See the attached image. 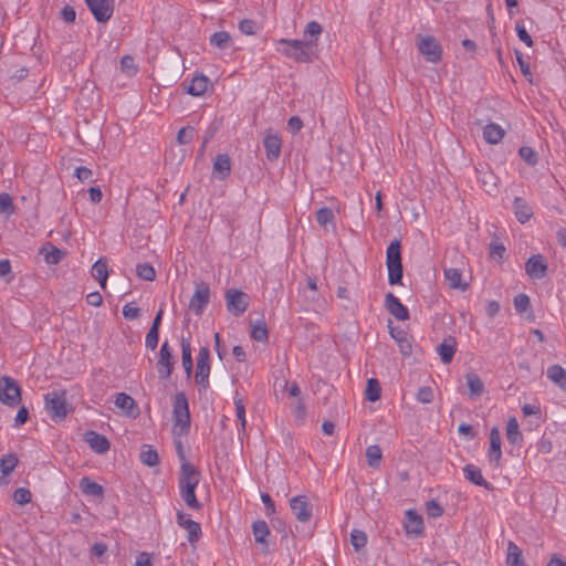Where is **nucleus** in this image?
Instances as JSON below:
<instances>
[{
  "mask_svg": "<svg viewBox=\"0 0 566 566\" xmlns=\"http://www.w3.org/2000/svg\"><path fill=\"white\" fill-rule=\"evenodd\" d=\"M123 316L126 319H137L140 316V308L132 303L125 304L123 307Z\"/></svg>",
  "mask_w": 566,
  "mask_h": 566,
  "instance_id": "nucleus-57",
  "label": "nucleus"
},
{
  "mask_svg": "<svg viewBox=\"0 0 566 566\" xmlns=\"http://www.w3.org/2000/svg\"><path fill=\"white\" fill-rule=\"evenodd\" d=\"M417 48L428 62L438 63L441 61L442 48L433 36H418Z\"/></svg>",
  "mask_w": 566,
  "mask_h": 566,
  "instance_id": "nucleus-8",
  "label": "nucleus"
},
{
  "mask_svg": "<svg viewBox=\"0 0 566 566\" xmlns=\"http://www.w3.org/2000/svg\"><path fill=\"white\" fill-rule=\"evenodd\" d=\"M367 463L370 468H378L382 459V451L379 446L373 444L366 449Z\"/></svg>",
  "mask_w": 566,
  "mask_h": 566,
  "instance_id": "nucleus-39",
  "label": "nucleus"
},
{
  "mask_svg": "<svg viewBox=\"0 0 566 566\" xmlns=\"http://www.w3.org/2000/svg\"><path fill=\"white\" fill-rule=\"evenodd\" d=\"M417 400L422 403H430L433 400V390L431 387H420L417 392Z\"/></svg>",
  "mask_w": 566,
  "mask_h": 566,
  "instance_id": "nucleus-54",
  "label": "nucleus"
},
{
  "mask_svg": "<svg viewBox=\"0 0 566 566\" xmlns=\"http://www.w3.org/2000/svg\"><path fill=\"white\" fill-rule=\"evenodd\" d=\"M136 273L139 279L145 281H154L156 277L155 269L148 263H142L136 266Z\"/></svg>",
  "mask_w": 566,
  "mask_h": 566,
  "instance_id": "nucleus-44",
  "label": "nucleus"
},
{
  "mask_svg": "<svg viewBox=\"0 0 566 566\" xmlns=\"http://www.w3.org/2000/svg\"><path fill=\"white\" fill-rule=\"evenodd\" d=\"M263 145L265 148L268 160H276L281 154L282 147V139L280 138V136L277 134L272 133L271 130H268L263 139Z\"/></svg>",
  "mask_w": 566,
  "mask_h": 566,
  "instance_id": "nucleus-16",
  "label": "nucleus"
},
{
  "mask_svg": "<svg viewBox=\"0 0 566 566\" xmlns=\"http://www.w3.org/2000/svg\"><path fill=\"white\" fill-rule=\"evenodd\" d=\"M114 402L117 408L124 410L128 416L137 417L139 415L136 401L125 392L117 394Z\"/></svg>",
  "mask_w": 566,
  "mask_h": 566,
  "instance_id": "nucleus-18",
  "label": "nucleus"
},
{
  "mask_svg": "<svg viewBox=\"0 0 566 566\" xmlns=\"http://www.w3.org/2000/svg\"><path fill=\"white\" fill-rule=\"evenodd\" d=\"M457 342L454 337L446 338L439 346L438 353L440 355V359L443 364H449L452 361L453 356L455 354Z\"/></svg>",
  "mask_w": 566,
  "mask_h": 566,
  "instance_id": "nucleus-26",
  "label": "nucleus"
},
{
  "mask_svg": "<svg viewBox=\"0 0 566 566\" xmlns=\"http://www.w3.org/2000/svg\"><path fill=\"white\" fill-rule=\"evenodd\" d=\"M518 154L521 158L531 166H535L538 161L537 153L532 147L522 146L518 150Z\"/></svg>",
  "mask_w": 566,
  "mask_h": 566,
  "instance_id": "nucleus-46",
  "label": "nucleus"
},
{
  "mask_svg": "<svg viewBox=\"0 0 566 566\" xmlns=\"http://www.w3.org/2000/svg\"><path fill=\"white\" fill-rule=\"evenodd\" d=\"M385 306L398 321H406L409 318L408 308L391 292H388L385 296Z\"/></svg>",
  "mask_w": 566,
  "mask_h": 566,
  "instance_id": "nucleus-15",
  "label": "nucleus"
},
{
  "mask_svg": "<svg viewBox=\"0 0 566 566\" xmlns=\"http://www.w3.org/2000/svg\"><path fill=\"white\" fill-rule=\"evenodd\" d=\"M92 276L98 281L102 289H106L108 277L107 262L104 259H98L92 266Z\"/></svg>",
  "mask_w": 566,
  "mask_h": 566,
  "instance_id": "nucleus-30",
  "label": "nucleus"
},
{
  "mask_svg": "<svg viewBox=\"0 0 566 566\" xmlns=\"http://www.w3.org/2000/svg\"><path fill=\"white\" fill-rule=\"evenodd\" d=\"M200 481V471L191 463H181L179 473L180 496L190 509L198 510L201 504L196 497L195 490Z\"/></svg>",
  "mask_w": 566,
  "mask_h": 566,
  "instance_id": "nucleus-1",
  "label": "nucleus"
},
{
  "mask_svg": "<svg viewBox=\"0 0 566 566\" xmlns=\"http://www.w3.org/2000/svg\"><path fill=\"white\" fill-rule=\"evenodd\" d=\"M303 127V122L298 116H292L287 122V128L292 134L298 133Z\"/></svg>",
  "mask_w": 566,
  "mask_h": 566,
  "instance_id": "nucleus-63",
  "label": "nucleus"
},
{
  "mask_svg": "<svg viewBox=\"0 0 566 566\" xmlns=\"http://www.w3.org/2000/svg\"><path fill=\"white\" fill-rule=\"evenodd\" d=\"M208 77L205 75H196L190 84L186 87V92L192 96H200L202 95L208 87Z\"/></svg>",
  "mask_w": 566,
  "mask_h": 566,
  "instance_id": "nucleus-31",
  "label": "nucleus"
},
{
  "mask_svg": "<svg viewBox=\"0 0 566 566\" xmlns=\"http://www.w3.org/2000/svg\"><path fill=\"white\" fill-rule=\"evenodd\" d=\"M40 254L44 256V261L48 264H57L66 255V252L56 248L51 242H46L41 247Z\"/></svg>",
  "mask_w": 566,
  "mask_h": 566,
  "instance_id": "nucleus-19",
  "label": "nucleus"
},
{
  "mask_svg": "<svg viewBox=\"0 0 566 566\" xmlns=\"http://www.w3.org/2000/svg\"><path fill=\"white\" fill-rule=\"evenodd\" d=\"M513 207L514 213L521 223H525L532 218L533 210L523 198L515 197L513 201Z\"/></svg>",
  "mask_w": 566,
  "mask_h": 566,
  "instance_id": "nucleus-25",
  "label": "nucleus"
},
{
  "mask_svg": "<svg viewBox=\"0 0 566 566\" xmlns=\"http://www.w3.org/2000/svg\"><path fill=\"white\" fill-rule=\"evenodd\" d=\"M231 171V161L230 157L227 154L217 155L213 161V174L220 179L223 180L230 175Z\"/></svg>",
  "mask_w": 566,
  "mask_h": 566,
  "instance_id": "nucleus-24",
  "label": "nucleus"
},
{
  "mask_svg": "<svg viewBox=\"0 0 566 566\" xmlns=\"http://www.w3.org/2000/svg\"><path fill=\"white\" fill-rule=\"evenodd\" d=\"M323 29L322 25L316 21H311L307 23L305 30H304V38L307 35L317 38L322 33ZM317 41V39H314Z\"/></svg>",
  "mask_w": 566,
  "mask_h": 566,
  "instance_id": "nucleus-60",
  "label": "nucleus"
},
{
  "mask_svg": "<svg viewBox=\"0 0 566 566\" xmlns=\"http://www.w3.org/2000/svg\"><path fill=\"white\" fill-rule=\"evenodd\" d=\"M74 176L80 180V181H87V182H92L94 181L93 180V171L91 169H88L87 167H77L75 169V172H74Z\"/></svg>",
  "mask_w": 566,
  "mask_h": 566,
  "instance_id": "nucleus-58",
  "label": "nucleus"
},
{
  "mask_svg": "<svg viewBox=\"0 0 566 566\" xmlns=\"http://www.w3.org/2000/svg\"><path fill=\"white\" fill-rule=\"evenodd\" d=\"M0 402L9 407H15L21 402V388L9 376L0 378Z\"/></svg>",
  "mask_w": 566,
  "mask_h": 566,
  "instance_id": "nucleus-6",
  "label": "nucleus"
},
{
  "mask_svg": "<svg viewBox=\"0 0 566 566\" xmlns=\"http://www.w3.org/2000/svg\"><path fill=\"white\" fill-rule=\"evenodd\" d=\"M122 70L127 74L133 75L137 72L134 59L130 55H125L120 60Z\"/></svg>",
  "mask_w": 566,
  "mask_h": 566,
  "instance_id": "nucleus-56",
  "label": "nucleus"
},
{
  "mask_svg": "<svg viewBox=\"0 0 566 566\" xmlns=\"http://www.w3.org/2000/svg\"><path fill=\"white\" fill-rule=\"evenodd\" d=\"M181 365L185 369L186 376L189 379L193 371L192 352L189 338H181Z\"/></svg>",
  "mask_w": 566,
  "mask_h": 566,
  "instance_id": "nucleus-20",
  "label": "nucleus"
},
{
  "mask_svg": "<svg viewBox=\"0 0 566 566\" xmlns=\"http://www.w3.org/2000/svg\"><path fill=\"white\" fill-rule=\"evenodd\" d=\"M405 531H423V520L415 510H408L405 513Z\"/></svg>",
  "mask_w": 566,
  "mask_h": 566,
  "instance_id": "nucleus-29",
  "label": "nucleus"
},
{
  "mask_svg": "<svg viewBox=\"0 0 566 566\" xmlns=\"http://www.w3.org/2000/svg\"><path fill=\"white\" fill-rule=\"evenodd\" d=\"M465 379L472 397H480L484 392V384L478 374L468 373Z\"/></svg>",
  "mask_w": 566,
  "mask_h": 566,
  "instance_id": "nucleus-35",
  "label": "nucleus"
},
{
  "mask_svg": "<svg viewBox=\"0 0 566 566\" xmlns=\"http://www.w3.org/2000/svg\"><path fill=\"white\" fill-rule=\"evenodd\" d=\"M514 307L518 313H524L531 307L530 297L521 293L514 297Z\"/></svg>",
  "mask_w": 566,
  "mask_h": 566,
  "instance_id": "nucleus-48",
  "label": "nucleus"
},
{
  "mask_svg": "<svg viewBox=\"0 0 566 566\" xmlns=\"http://www.w3.org/2000/svg\"><path fill=\"white\" fill-rule=\"evenodd\" d=\"M139 459L147 467H155L159 463L158 452L150 444H143Z\"/></svg>",
  "mask_w": 566,
  "mask_h": 566,
  "instance_id": "nucleus-33",
  "label": "nucleus"
},
{
  "mask_svg": "<svg viewBox=\"0 0 566 566\" xmlns=\"http://www.w3.org/2000/svg\"><path fill=\"white\" fill-rule=\"evenodd\" d=\"M44 406L53 421H62L69 413V403L65 390H53L44 395Z\"/></svg>",
  "mask_w": 566,
  "mask_h": 566,
  "instance_id": "nucleus-5",
  "label": "nucleus"
},
{
  "mask_svg": "<svg viewBox=\"0 0 566 566\" xmlns=\"http://www.w3.org/2000/svg\"><path fill=\"white\" fill-rule=\"evenodd\" d=\"M196 135V129L192 126H186L179 129L177 142L180 145L189 144Z\"/></svg>",
  "mask_w": 566,
  "mask_h": 566,
  "instance_id": "nucleus-47",
  "label": "nucleus"
},
{
  "mask_svg": "<svg viewBox=\"0 0 566 566\" xmlns=\"http://www.w3.org/2000/svg\"><path fill=\"white\" fill-rule=\"evenodd\" d=\"M280 44L285 45L281 52L287 56L293 59L297 63H310L312 62L311 54L306 51V49H311L316 45V40H287L281 39L279 41Z\"/></svg>",
  "mask_w": 566,
  "mask_h": 566,
  "instance_id": "nucleus-4",
  "label": "nucleus"
},
{
  "mask_svg": "<svg viewBox=\"0 0 566 566\" xmlns=\"http://www.w3.org/2000/svg\"><path fill=\"white\" fill-rule=\"evenodd\" d=\"M502 457L501 451V434L496 427L492 428L490 431V449H489V458L491 462L499 463Z\"/></svg>",
  "mask_w": 566,
  "mask_h": 566,
  "instance_id": "nucleus-22",
  "label": "nucleus"
},
{
  "mask_svg": "<svg viewBox=\"0 0 566 566\" xmlns=\"http://www.w3.org/2000/svg\"><path fill=\"white\" fill-rule=\"evenodd\" d=\"M335 216L331 208L323 207L316 211V221L321 227L326 228L327 224H334Z\"/></svg>",
  "mask_w": 566,
  "mask_h": 566,
  "instance_id": "nucleus-42",
  "label": "nucleus"
},
{
  "mask_svg": "<svg viewBox=\"0 0 566 566\" xmlns=\"http://www.w3.org/2000/svg\"><path fill=\"white\" fill-rule=\"evenodd\" d=\"M386 264L388 269V282L390 285L401 284L402 262L401 244L399 240H394L386 251Z\"/></svg>",
  "mask_w": 566,
  "mask_h": 566,
  "instance_id": "nucleus-3",
  "label": "nucleus"
},
{
  "mask_svg": "<svg viewBox=\"0 0 566 566\" xmlns=\"http://www.w3.org/2000/svg\"><path fill=\"white\" fill-rule=\"evenodd\" d=\"M515 30H516L518 39L522 42H524L527 46L531 48L533 45V40H532L531 35L528 34V32L526 31V29L524 28V25L521 24L520 22H516Z\"/></svg>",
  "mask_w": 566,
  "mask_h": 566,
  "instance_id": "nucleus-61",
  "label": "nucleus"
},
{
  "mask_svg": "<svg viewBox=\"0 0 566 566\" xmlns=\"http://www.w3.org/2000/svg\"><path fill=\"white\" fill-rule=\"evenodd\" d=\"M443 272L444 279L451 289L461 291H465L468 289V283L462 282V274L459 269L449 268L444 269Z\"/></svg>",
  "mask_w": 566,
  "mask_h": 566,
  "instance_id": "nucleus-27",
  "label": "nucleus"
},
{
  "mask_svg": "<svg viewBox=\"0 0 566 566\" xmlns=\"http://www.w3.org/2000/svg\"><path fill=\"white\" fill-rule=\"evenodd\" d=\"M210 375V350L208 347H201L197 357L195 371V382L199 389L206 390L209 387Z\"/></svg>",
  "mask_w": 566,
  "mask_h": 566,
  "instance_id": "nucleus-7",
  "label": "nucleus"
},
{
  "mask_svg": "<svg viewBox=\"0 0 566 566\" xmlns=\"http://www.w3.org/2000/svg\"><path fill=\"white\" fill-rule=\"evenodd\" d=\"M210 300V289L205 282L196 285L195 293L190 298L189 308L197 315L203 313Z\"/></svg>",
  "mask_w": 566,
  "mask_h": 566,
  "instance_id": "nucleus-11",
  "label": "nucleus"
},
{
  "mask_svg": "<svg viewBox=\"0 0 566 566\" xmlns=\"http://www.w3.org/2000/svg\"><path fill=\"white\" fill-rule=\"evenodd\" d=\"M227 310L234 316H240L248 308V300L242 291L230 289L226 292Z\"/></svg>",
  "mask_w": 566,
  "mask_h": 566,
  "instance_id": "nucleus-10",
  "label": "nucleus"
},
{
  "mask_svg": "<svg viewBox=\"0 0 566 566\" xmlns=\"http://www.w3.org/2000/svg\"><path fill=\"white\" fill-rule=\"evenodd\" d=\"M504 136V129L496 124H488L483 128V137L489 144H497Z\"/></svg>",
  "mask_w": 566,
  "mask_h": 566,
  "instance_id": "nucleus-34",
  "label": "nucleus"
},
{
  "mask_svg": "<svg viewBox=\"0 0 566 566\" xmlns=\"http://www.w3.org/2000/svg\"><path fill=\"white\" fill-rule=\"evenodd\" d=\"M88 9L99 23L107 22L114 11L113 0H85Z\"/></svg>",
  "mask_w": 566,
  "mask_h": 566,
  "instance_id": "nucleus-13",
  "label": "nucleus"
},
{
  "mask_svg": "<svg viewBox=\"0 0 566 566\" xmlns=\"http://www.w3.org/2000/svg\"><path fill=\"white\" fill-rule=\"evenodd\" d=\"M463 473L467 480H469L471 483L483 486L486 490H493V486L491 483L484 480L481 470L473 465V464H467L463 468Z\"/></svg>",
  "mask_w": 566,
  "mask_h": 566,
  "instance_id": "nucleus-21",
  "label": "nucleus"
},
{
  "mask_svg": "<svg viewBox=\"0 0 566 566\" xmlns=\"http://www.w3.org/2000/svg\"><path fill=\"white\" fill-rule=\"evenodd\" d=\"M80 488L86 495L103 497L104 489L101 484L92 481L90 478L84 476L80 480Z\"/></svg>",
  "mask_w": 566,
  "mask_h": 566,
  "instance_id": "nucleus-32",
  "label": "nucleus"
},
{
  "mask_svg": "<svg viewBox=\"0 0 566 566\" xmlns=\"http://www.w3.org/2000/svg\"><path fill=\"white\" fill-rule=\"evenodd\" d=\"M230 41H231V36L226 31L216 32L210 36V44L220 50L227 49L230 44Z\"/></svg>",
  "mask_w": 566,
  "mask_h": 566,
  "instance_id": "nucleus-41",
  "label": "nucleus"
},
{
  "mask_svg": "<svg viewBox=\"0 0 566 566\" xmlns=\"http://www.w3.org/2000/svg\"><path fill=\"white\" fill-rule=\"evenodd\" d=\"M255 535V543L259 545L260 551L263 554H268L270 552L269 544H270V535L271 533H254Z\"/></svg>",
  "mask_w": 566,
  "mask_h": 566,
  "instance_id": "nucleus-53",
  "label": "nucleus"
},
{
  "mask_svg": "<svg viewBox=\"0 0 566 566\" xmlns=\"http://www.w3.org/2000/svg\"><path fill=\"white\" fill-rule=\"evenodd\" d=\"M426 513L429 517H438L442 515L443 507L436 500H430L426 503Z\"/></svg>",
  "mask_w": 566,
  "mask_h": 566,
  "instance_id": "nucleus-51",
  "label": "nucleus"
},
{
  "mask_svg": "<svg viewBox=\"0 0 566 566\" xmlns=\"http://www.w3.org/2000/svg\"><path fill=\"white\" fill-rule=\"evenodd\" d=\"M290 509L298 522H308L312 517L313 506L305 495L290 499Z\"/></svg>",
  "mask_w": 566,
  "mask_h": 566,
  "instance_id": "nucleus-12",
  "label": "nucleus"
},
{
  "mask_svg": "<svg viewBox=\"0 0 566 566\" xmlns=\"http://www.w3.org/2000/svg\"><path fill=\"white\" fill-rule=\"evenodd\" d=\"M350 543L355 551H359L367 543L366 533H350Z\"/></svg>",
  "mask_w": 566,
  "mask_h": 566,
  "instance_id": "nucleus-59",
  "label": "nucleus"
},
{
  "mask_svg": "<svg viewBox=\"0 0 566 566\" xmlns=\"http://www.w3.org/2000/svg\"><path fill=\"white\" fill-rule=\"evenodd\" d=\"M251 337L255 342L265 343L269 339L268 326L264 319L251 324Z\"/></svg>",
  "mask_w": 566,
  "mask_h": 566,
  "instance_id": "nucleus-36",
  "label": "nucleus"
},
{
  "mask_svg": "<svg viewBox=\"0 0 566 566\" xmlns=\"http://www.w3.org/2000/svg\"><path fill=\"white\" fill-rule=\"evenodd\" d=\"M239 29L243 34L252 35L255 33V22L250 19L241 20L239 23Z\"/></svg>",
  "mask_w": 566,
  "mask_h": 566,
  "instance_id": "nucleus-62",
  "label": "nucleus"
},
{
  "mask_svg": "<svg viewBox=\"0 0 566 566\" xmlns=\"http://www.w3.org/2000/svg\"><path fill=\"white\" fill-rule=\"evenodd\" d=\"M505 563L506 566H523L526 564L522 549L512 541L507 544V556Z\"/></svg>",
  "mask_w": 566,
  "mask_h": 566,
  "instance_id": "nucleus-28",
  "label": "nucleus"
},
{
  "mask_svg": "<svg viewBox=\"0 0 566 566\" xmlns=\"http://www.w3.org/2000/svg\"><path fill=\"white\" fill-rule=\"evenodd\" d=\"M366 399L369 401H377L381 396V387L376 378H369L365 390Z\"/></svg>",
  "mask_w": 566,
  "mask_h": 566,
  "instance_id": "nucleus-40",
  "label": "nucleus"
},
{
  "mask_svg": "<svg viewBox=\"0 0 566 566\" xmlns=\"http://www.w3.org/2000/svg\"><path fill=\"white\" fill-rule=\"evenodd\" d=\"M234 406H235L237 418L241 424V430L244 431L245 426H247L245 407H244L243 399L238 395L234 397Z\"/></svg>",
  "mask_w": 566,
  "mask_h": 566,
  "instance_id": "nucleus-45",
  "label": "nucleus"
},
{
  "mask_svg": "<svg viewBox=\"0 0 566 566\" xmlns=\"http://www.w3.org/2000/svg\"><path fill=\"white\" fill-rule=\"evenodd\" d=\"M14 211V206L12 202V198L8 193L0 195V212L12 214Z\"/></svg>",
  "mask_w": 566,
  "mask_h": 566,
  "instance_id": "nucleus-49",
  "label": "nucleus"
},
{
  "mask_svg": "<svg viewBox=\"0 0 566 566\" xmlns=\"http://www.w3.org/2000/svg\"><path fill=\"white\" fill-rule=\"evenodd\" d=\"M504 253H505V247L501 242L493 240L490 243V255L493 259L502 260L504 256Z\"/></svg>",
  "mask_w": 566,
  "mask_h": 566,
  "instance_id": "nucleus-55",
  "label": "nucleus"
},
{
  "mask_svg": "<svg viewBox=\"0 0 566 566\" xmlns=\"http://www.w3.org/2000/svg\"><path fill=\"white\" fill-rule=\"evenodd\" d=\"M19 459L17 454L9 453L0 459V480L9 475L18 465Z\"/></svg>",
  "mask_w": 566,
  "mask_h": 566,
  "instance_id": "nucleus-37",
  "label": "nucleus"
},
{
  "mask_svg": "<svg viewBox=\"0 0 566 566\" xmlns=\"http://www.w3.org/2000/svg\"><path fill=\"white\" fill-rule=\"evenodd\" d=\"M84 440L90 446V448L98 454L107 452L111 448L108 439L95 431L85 432Z\"/></svg>",
  "mask_w": 566,
  "mask_h": 566,
  "instance_id": "nucleus-17",
  "label": "nucleus"
},
{
  "mask_svg": "<svg viewBox=\"0 0 566 566\" xmlns=\"http://www.w3.org/2000/svg\"><path fill=\"white\" fill-rule=\"evenodd\" d=\"M506 439L511 444H517L523 440L516 418H510L507 421Z\"/></svg>",
  "mask_w": 566,
  "mask_h": 566,
  "instance_id": "nucleus-38",
  "label": "nucleus"
},
{
  "mask_svg": "<svg viewBox=\"0 0 566 566\" xmlns=\"http://www.w3.org/2000/svg\"><path fill=\"white\" fill-rule=\"evenodd\" d=\"M135 566H153L150 555L146 552L140 553L136 558Z\"/></svg>",
  "mask_w": 566,
  "mask_h": 566,
  "instance_id": "nucleus-64",
  "label": "nucleus"
},
{
  "mask_svg": "<svg viewBox=\"0 0 566 566\" xmlns=\"http://www.w3.org/2000/svg\"><path fill=\"white\" fill-rule=\"evenodd\" d=\"M159 339V329L156 327H150L145 339V345L147 348L154 350L158 345Z\"/></svg>",
  "mask_w": 566,
  "mask_h": 566,
  "instance_id": "nucleus-50",
  "label": "nucleus"
},
{
  "mask_svg": "<svg viewBox=\"0 0 566 566\" xmlns=\"http://www.w3.org/2000/svg\"><path fill=\"white\" fill-rule=\"evenodd\" d=\"M525 271L532 279H543L547 274V263L542 254L532 255L525 263Z\"/></svg>",
  "mask_w": 566,
  "mask_h": 566,
  "instance_id": "nucleus-14",
  "label": "nucleus"
},
{
  "mask_svg": "<svg viewBox=\"0 0 566 566\" xmlns=\"http://www.w3.org/2000/svg\"><path fill=\"white\" fill-rule=\"evenodd\" d=\"M13 500L18 504H27L31 501V492L25 488H19L13 493Z\"/></svg>",
  "mask_w": 566,
  "mask_h": 566,
  "instance_id": "nucleus-52",
  "label": "nucleus"
},
{
  "mask_svg": "<svg viewBox=\"0 0 566 566\" xmlns=\"http://www.w3.org/2000/svg\"><path fill=\"white\" fill-rule=\"evenodd\" d=\"M177 523L187 531H201L200 524L190 518L189 514L177 512Z\"/></svg>",
  "mask_w": 566,
  "mask_h": 566,
  "instance_id": "nucleus-43",
  "label": "nucleus"
},
{
  "mask_svg": "<svg viewBox=\"0 0 566 566\" xmlns=\"http://www.w3.org/2000/svg\"><path fill=\"white\" fill-rule=\"evenodd\" d=\"M172 433L176 437L185 436L190 430V412L188 399L184 392H178L175 396L172 409Z\"/></svg>",
  "mask_w": 566,
  "mask_h": 566,
  "instance_id": "nucleus-2",
  "label": "nucleus"
},
{
  "mask_svg": "<svg viewBox=\"0 0 566 566\" xmlns=\"http://www.w3.org/2000/svg\"><path fill=\"white\" fill-rule=\"evenodd\" d=\"M175 366V357L172 349L170 348L167 340H165L159 350V357L157 360L158 376L163 380L170 378Z\"/></svg>",
  "mask_w": 566,
  "mask_h": 566,
  "instance_id": "nucleus-9",
  "label": "nucleus"
},
{
  "mask_svg": "<svg viewBox=\"0 0 566 566\" xmlns=\"http://www.w3.org/2000/svg\"><path fill=\"white\" fill-rule=\"evenodd\" d=\"M546 376L553 384L566 391V369L563 366L558 364L549 366Z\"/></svg>",
  "mask_w": 566,
  "mask_h": 566,
  "instance_id": "nucleus-23",
  "label": "nucleus"
}]
</instances>
